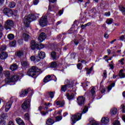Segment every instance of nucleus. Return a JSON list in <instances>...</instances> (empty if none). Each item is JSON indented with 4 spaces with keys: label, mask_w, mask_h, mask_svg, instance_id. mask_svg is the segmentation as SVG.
I'll use <instances>...</instances> for the list:
<instances>
[{
    "label": "nucleus",
    "mask_w": 125,
    "mask_h": 125,
    "mask_svg": "<svg viewBox=\"0 0 125 125\" xmlns=\"http://www.w3.org/2000/svg\"><path fill=\"white\" fill-rule=\"evenodd\" d=\"M11 105H12V102L10 101L6 103L5 106V111H6V112H8L9 109L11 108Z\"/></svg>",
    "instance_id": "nucleus-14"
},
{
    "label": "nucleus",
    "mask_w": 125,
    "mask_h": 125,
    "mask_svg": "<svg viewBox=\"0 0 125 125\" xmlns=\"http://www.w3.org/2000/svg\"><path fill=\"white\" fill-rule=\"evenodd\" d=\"M82 119V113H78L71 117L72 125H75L78 121H80Z\"/></svg>",
    "instance_id": "nucleus-4"
},
{
    "label": "nucleus",
    "mask_w": 125,
    "mask_h": 125,
    "mask_svg": "<svg viewBox=\"0 0 125 125\" xmlns=\"http://www.w3.org/2000/svg\"><path fill=\"white\" fill-rule=\"evenodd\" d=\"M54 79H56L54 80ZM52 80H54V82H57V78L56 76L53 75H48L46 76L43 79L44 83H48V82H50Z\"/></svg>",
    "instance_id": "nucleus-8"
},
{
    "label": "nucleus",
    "mask_w": 125,
    "mask_h": 125,
    "mask_svg": "<svg viewBox=\"0 0 125 125\" xmlns=\"http://www.w3.org/2000/svg\"><path fill=\"white\" fill-rule=\"evenodd\" d=\"M66 96L68 100H72V99H74V95L73 93L70 95L68 93H67Z\"/></svg>",
    "instance_id": "nucleus-24"
},
{
    "label": "nucleus",
    "mask_w": 125,
    "mask_h": 125,
    "mask_svg": "<svg viewBox=\"0 0 125 125\" xmlns=\"http://www.w3.org/2000/svg\"><path fill=\"white\" fill-rule=\"evenodd\" d=\"M77 100H78L79 105H80V106H82V105H83V104H84V101L85 100V98H83V96H81V97H79L77 99Z\"/></svg>",
    "instance_id": "nucleus-12"
},
{
    "label": "nucleus",
    "mask_w": 125,
    "mask_h": 125,
    "mask_svg": "<svg viewBox=\"0 0 125 125\" xmlns=\"http://www.w3.org/2000/svg\"><path fill=\"white\" fill-rule=\"evenodd\" d=\"M7 53L5 52H1L0 54V58L2 60L6 59V58H7Z\"/></svg>",
    "instance_id": "nucleus-17"
},
{
    "label": "nucleus",
    "mask_w": 125,
    "mask_h": 125,
    "mask_svg": "<svg viewBox=\"0 0 125 125\" xmlns=\"http://www.w3.org/2000/svg\"><path fill=\"white\" fill-rule=\"evenodd\" d=\"M114 125H121L119 121H116L113 123Z\"/></svg>",
    "instance_id": "nucleus-53"
},
{
    "label": "nucleus",
    "mask_w": 125,
    "mask_h": 125,
    "mask_svg": "<svg viewBox=\"0 0 125 125\" xmlns=\"http://www.w3.org/2000/svg\"><path fill=\"white\" fill-rule=\"evenodd\" d=\"M88 111V108L86 106H85L82 111V114H85L86 112Z\"/></svg>",
    "instance_id": "nucleus-41"
},
{
    "label": "nucleus",
    "mask_w": 125,
    "mask_h": 125,
    "mask_svg": "<svg viewBox=\"0 0 125 125\" xmlns=\"http://www.w3.org/2000/svg\"><path fill=\"white\" fill-rule=\"evenodd\" d=\"M30 92L32 95L33 93H34L33 91H31V89H28L27 90H22L20 94V97H25V96H26V95H27V94Z\"/></svg>",
    "instance_id": "nucleus-10"
},
{
    "label": "nucleus",
    "mask_w": 125,
    "mask_h": 125,
    "mask_svg": "<svg viewBox=\"0 0 125 125\" xmlns=\"http://www.w3.org/2000/svg\"><path fill=\"white\" fill-rule=\"evenodd\" d=\"M3 13L4 14H6L8 17H10V16H13L14 15L15 16H16V14H14V13H17V11H12V10H10V9L8 8H5L3 10Z\"/></svg>",
    "instance_id": "nucleus-5"
},
{
    "label": "nucleus",
    "mask_w": 125,
    "mask_h": 125,
    "mask_svg": "<svg viewBox=\"0 0 125 125\" xmlns=\"http://www.w3.org/2000/svg\"><path fill=\"white\" fill-rule=\"evenodd\" d=\"M51 56L53 58V59H56V52H52L51 53Z\"/></svg>",
    "instance_id": "nucleus-37"
},
{
    "label": "nucleus",
    "mask_w": 125,
    "mask_h": 125,
    "mask_svg": "<svg viewBox=\"0 0 125 125\" xmlns=\"http://www.w3.org/2000/svg\"><path fill=\"white\" fill-rule=\"evenodd\" d=\"M33 3L34 5H37L39 3V0H35L33 1Z\"/></svg>",
    "instance_id": "nucleus-55"
},
{
    "label": "nucleus",
    "mask_w": 125,
    "mask_h": 125,
    "mask_svg": "<svg viewBox=\"0 0 125 125\" xmlns=\"http://www.w3.org/2000/svg\"><path fill=\"white\" fill-rule=\"evenodd\" d=\"M6 45H2V46L1 47V48H0V51H3L4 50H6Z\"/></svg>",
    "instance_id": "nucleus-43"
},
{
    "label": "nucleus",
    "mask_w": 125,
    "mask_h": 125,
    "mask_svg": "<svg viewBox=\"0 0 125 125\" xmlns=\"http://www.w3.org/2000/svg\"><path fill=\"white\" fill-rule=\"evenodd\" d=\"M105 23H106V24H108V25H110V24H112L113 23L112 19H107L105 21Z\"/></svg>",
    "instance_id": "nucleus-33"
},
{
    "label": "nucleus",
    "mask_w": 125,
    "mask_h": 125,
    "mask_svg": "<svg viewBox=\"0 0 125 125\" xmlns=\"http://www.w3.org/2000/svg\"><path fill=\"white\" fill-rule=\"evenodd\" d=\"M8 125H14V123H13L12 121L9 122Z\"/></svg>",
    "instance_id": "nucleus-60"
},
{
    "label": "nucleus",
    "mask_w": 125,
    "mask_h": 125,
    "mask_svg": "<svg viewBox=\"0 0 125 125\" xmlns=\"http://www.w3.org/2000/svg\"><path fill=\"white\" fill-rule=\"evenodd\" d=\"M121 108L122 109V113H125V105L122 104L121 105Z\"/></svg>",
    "instance_id": "nucleus-52"
},
{
    "label": "nucleus",
    "mask_w": 125,
    "mask_h": 125,
    "mask_svg": "<svg viewBox=\"0 0 125 125\" xmlns=\"http://www.w3.org/2000/svg\"><path fill=\"white\" fill-rule=\"evenodd\" d=\"M88 82H87L86 83H82V86H83V87H85V85H86V86H88Z\"/></svg>",
    "instance_id": "nucleus-51"
},
{
    "label": "nucleus",
    "mask_w": 125,
    "mask_h": 125,
    "mask_svg": "<svg viewBox=\"0 0 125 125\" xmlns=\"http://www.w3.org/2000/svg\"><path fill=\"white\" fill-rule=\"evenodd\" d=\"M7 38L8 39V40H13V39H14V35L12 34H10L9 35H8L7 36Z\"/></svg>",
    "instance_id": "nucleus-35"
},
{
    "label": "nucleus",
    "mask_w": 125,
    "mask_h": 125,
    "mask_svg": "<svg viewBox=\"0 0 125 125\" xmlns=\"http://www.w3.org/2000/svg\"><path fill=\"white\" fill-rule=\"evenodd\" d=\"M107 78V71L106 70L104 71V74H103V79L105 80Z\"/></svg>",
    "instance_id": "nucleus-44"
},
{
    "label": "nucleus",
    "mask_w": 125,
    "mask_h": 125,
    "mask_svg": "<svg viewBox=\"0 0 125 125\" xmlns=\"http://www.w3.org/2000/svg\"><path fill=\"white\" fill-rule=\"evenodd\" d=\"M117 112H118V110L116 108H112L110 110V113L112 115H116L117 114Z\"/></svg>",
    "instance_id": "nucleus-30"
},
{
    "label": "nucleus",
    "mask_w": 125,
    "mask_h": 125,
    "mask_svg": "<svg viewBox=\"0 0 125 125\" xmlns=\"http://www.w3.org/2000/svg\"><path fill=\"white\" fill-rule=\"evenodd\" d=\"M11 46H15L16 45V41H12L10 43Z\"/></svg>",
    "instance_id": "nucleus-45"
},
{
    "label": "nucleus",
    "mask_w": 125,
    "mask_h": 125,
    "mask_svg": "<svg viewBox=\"0 0 125 125\" xmlns=\"http://www.w3.org/2000/svg\"><path fill=\"white\" fill-rule=\"evenodd\" d=\"M30 47L33 50H35L36 48H38V44L34 40H32L30 42Z\"/></svg>",
    "instance_id": "nucleus-13"
},
{
    "label": "nucleus",
    "mask_w": 125,
    "mask_h": 125,
    "mask_svg": "<svg viewBox=\"0 0 125 125\" xmlns=\"http://www.w3.org/2000/svg\"><path fill=\"white\" fill-rule=\"evenodd\" d=\"M56 105L57 106H60V107H63L64 106V104H65V103L64 102H61L60 101H58L56 102Z\"/></svg>",
    "instance_id": "nucleus-26"
},
{
    "label": "nucleus",
    "mask_w": 125,
    "mask_h": 125,
    "mask_svg": "<svg viewBox=\"0 0 125 125\" xmlns=\"http://www.w3.org/2000/svg\"><path fill=\"white\" fill-rule=\"evenodd\" d=\"M125 40V35H122L119 37V41H124Z\"/></svg>",
    "instance_id": "nucleus-49"
},
{
    "label": "nucleus",
    "mask_w": 125,
    "mask_h": 125,
    "mask_svg": "<svg viewBox=\"0 0 125 125\" xmlns=\"http://www.w3.org/2000/svg\"><path fill=\"white\" fill-rule=\"evenodd\" d=\"M46 124L47 125H52L54 124V121L51 118H49L47 120Z\"/></svg>",
    "instance_id": "nucleus-23"
},
{
    "label": "nucleus",
    "mask_w": 125,
    "mask_h": 125,
    "mask_svg": "<svg viewBox=\"0 0 125 125\" xmlns=\"http://www.w3.org/2000/svg\"><path fill=\"white\" fill-rule=\"evenodd\" d=\"M46 98L50 97V98H53L54 97V93L53 92H48L45 94Z\"/></svg>",
    "instance_id": "nucleus-22"
},
{
    "label": "nucleus",
    "mask_w": 125,
    "mask_h": 125,
    "mask_svg": "<svg viewBox=\"0 0 125 125\" xmlns=\"http://www.w3.org/2000/svg\"><path fill=\"white\" fill-rule=\"evenodd\" d=\"M68 88H70V87H68L67 85H62L61 86V92H65V91L68 89Z\"/></svg>",
    "instance_id": "nucleus-15"
},
{
    "label": "nucleus",
    "mask_w": 125,
    "mask_h": 125,
    "mask_svg": "<svg viewBox=\"0 0 125 125\" xmlns=\"http://www.w3.org/2000/svg\"><path fill=\"white\" fill-rule=\"evenodd\" d=\"M56 120L57 122H59V121H61V120H62V117L58 116L56 117Z\"/></svg>",
    "instance_id": "nucleus-46"
},
{
    "label": "nucleus",
    "mask_w": 125,
    "mask_h": 125,
    "mask_svg": "<svg viewBox=\"0 0 125 125\" xmlns=\"http://www.w3.org/2000/svg\"><path fill=\"white\" fill-rule=\"evenodd\" d=\"M74 43L76 44V45H78V44H79V42H78V40H74L73 41Z\"/></svg>",
    "instance_id": "nucleus-59"
},
{
    "label": "nucleus",
    "mask_w": 125,
    "mask_h": 125,
    "mask_svg": "<svg viewBox=\"0 0 125 125\" xmlns=\"http://www.w3.org/2000/svg\"><path fill=\"white\" fill-rule=\"evenodd\" d=\"M81 66H82V63H79L77 64V68L78 69H80L81 70V69H82V68H81Z\"/></svg>",
    "instance_id": "nucleus-58"
},
{
    "label": "nucleus",
    "mask_w": 125,
    "mask_h": 125,
    "mask_svg": "<svg viewBox=\"0 0 125 125\" xmlns=\"http://www.w3.org/2000/svg\"><path fill=\"white\" fill-rule=\"evenodd\" d=\"M44 57H45V53L42 51H39L38 52V57L32 56L30 57V60L31 61H33L35 62H40V61H41V59H43Z\"/></svg>",
    "instance_id": "nucleus-2"
},
{
    "label": "nucleus",
    "mask_w": 125,
    "mask_h": 125,
    "mask_svg": "<svg viewBox=\"0 0 125 125\" xmlns=\"http://www.w3.org/2000/svg\"><path fill=\"white\" fill-rule=\"evenodd\" d=\"M41 27H45L47 25V17L43 16L39 21Z\"/></svg>",
    "instance_id": "nucleus-6"
},
{
    "label": "nucleus",
    "mask_w": 125,
    "mask_h": 125,
    "mask_svg": "<svg viewBox=\"0 0 125 125\" xmlns=\"http://www.w3.org/2000/svg\"><path fill=\"white\" fill-rule=\"evenodd\" d=\"M95 87H93L91 89V93L92 95H95Z\"/></svg>",
    "instance_id": "nucleus-39"
},
{
    "label": "nucleus",
    "mask_w": 125,
    "mask_h": 125,
    "mask_svg": "<svg viewBox=\"0 0 125 125\" xmlns=\"http://www.w3.org/2000/svg\"><path fill=\"white\" fill-rule=\"evenodd\" d=\"M44 47V45L42 44H38L37 48L38 49H42Z\"/></svg>",
    "instance_id": "nucleus-38"
},
{
    "label": "nucleus",
    "mask_w": 125,
    "mask_h": 125,
    "mask_svg": "<svg viewBox=\"0 0 125 125\" xmlns=\"http://www.w3.org/2000/svg\"><path fill=\"white\" fill-rule=\"evenodd\" d=\"M16 121L17 124H18L19 125H25V123H24V121H23L22 119L19 117L16 119Z\"/></svg>",
    "instance_id": "nucleus-18"
},
{
    "label": "nucleus",
    "mask_w": 125,
    "mask_h": 125,
    "mask_svg": "<svg viewBox=\"0 0 125 125\" xmlns=\"http://www.w3.org/2000/svg\"><path fill=\"white\" fill-rule=\"evenodd\" d=\"M91 71H92V67H91L90 69L87 70L86 74L89 75V74H90V73H91Z\"/></svg>",
    "instance_id": "nucleus-50"
},
{
    "label": "nucleus",
    "mask_w": 125,
    "mask_h": 125,
    "mask_svg": "<svg viewBox=\"0 0 125 125\" xmlns=\"http://www.w3.org/2000/svg\"><path fill=\"white\" fill-rule=\"evenodd\" d=\"M23 55H24V53L22 51H18L17 52V56L18 57H21Z\"/></svg>",
    "instance_id": "nucleus-31"
},
{
    "label": "nucleus",
    "mask_w": 125,
    "mask_h": 125,
    "mask_svg": "<svg viewBox=\"0 0 125 125\" xmlns=\"http://www.w3.org/2000/svg\"><path fill=\"white\" fill-rule=\"evenodd\" d=\"M10 69L11 71H15V70H17V69H18V65L16 64H13L10 66Z\"/></svg>",
    "instance_id": "nucleus-25"
},
{
    "label": "nucleus",
    "mask_w": 125,
    "mask_h": 125,
    "mask_svg": "<svg viewBox=\"0 0 125 125\" xmlns=\"http://www.w3.org/2000/svg\"><path fill=\"white\" fill-rule=\"evenodd\" d=\"M30 103H31V100L28 99L25 101L21 105L22 109L23 110H27L31 106Z\"/></svg>",
    "instance_id": "nucleus-9"
},
{
    "label": "nucleus",
    "mask_w": 125,
    "mask_h": 125,
    "mask_svg": "<svg viewBox=\"0 0 125 125\" xmlns=\"http://www.w3.org/2000/svg\"><path fill=\"white\" fill-rule=\"evenodd\" d=\"M124 70L121 69L119 73V76L120 77L121 79H124L125 77V73H123Z\"/></svg>",
    "instance_id": "nucleus-27"
},
{
    "label": "nucleus",
    "mask_w": 125,
    "mask_h": 125,
    "mask_svg": "<svg viewBox=\"0 0 125 125\" xmlns=\"http://www.w3.org/2000/svg\"><path fill=\"white\" fill-rule=\"evenodd\" d=\"M14 26V22L12 20H7L5 23L4 28L6 30H11V28Z\"/></svg>",
    "instance_id": "nucleus-7"
},
{
    "label": "nucleus",
    "mask_w": 125,
    "mask_h": 125,
    "mask_svg": "<svg viewBox=\"0 0 125 125\" xmlns=\"http://www.w3.org/2000/svg\"><path fill=\"white\" fill-rule=\"evenodd\" d=\"M91 123H92L91 125H98V124L95 121H91Z\"/></svg>",
    "instance_id": "nucleus-56"
},
{
    "label": "nucleus",
    "mask_w": 125,
    "mask_h": 125,
    "mask_svg": "<svg viewBox=\"0 0 125 125\" xmlns=\"http://www.w3.org/2000/svg\"><path fill=\"white\" fill-rule=\"evenodd\" d=\"M4 74L5 75V77H6V78H9L10 76V72H9L8 71H4Z\"/></svg>",
    "instance_id": "nucleus-34"
},
{
    "label": "nucleus",
    "mask_w": 125,
    "mask_h": 125,
    "mask_svg": "<svg viewBox=\"0 0 125 125\" xmlns=\"http://www.w3.org/2000/svg\"><path fill=\"white\" fill-rule=\"evenodd\" d=\"M65 83L66 84L65 85H67L68 87H72L73 86V83L71 81V80L67 79L65 81Z\"/></svg>",
    "instance_id": "nucleus-21"
},
{
    "label": "nucleus",
    "mask_w": 125,
    "mask_h": 125,
    "mask_svg": "<svg viewBox=\"0 0 125 125\" xmlns=\"http://www.w3.org/2000/svg\"><path fill=\"white\" fill-rule=\"evenodd\" d=\"M37 18H39V16H37L36 14H32L25 17L23 19V23L25 26L29 27L31 22H32V21H34V20H36Z\"/></svg>",
    "instance_id": "nucleus-1"
},
{
    "label": "nucleus",
    "mask_w": 125,
    "mask_h": 125,
    "mask_svg": "<svg viewBox=\"0 0 125 125\" xmlns=\"http://www.w3.org/2000/svg\"><path fill=\"white\" fill-rule=\"evenodd\" d=\"M0 125H5V122H4V119L2 116H0Z\"/></svg>",
    "instance_id": "nucleus-28"
},
{
    "label": "nucleus",
    "mask_w": 125,
    "mask_h": 125,
    "mask_svg": "<svg viewBox=\"0 0 125 125\" xmlns=\"http://www.w3.org/2000/svg\"><path fill=\"white\" fill-rule=\"evenodd\" d=\"M59 14H61V15L63 14V10H60L59 12Z\"/></svg>",
    "instance_id": "nucleus-64"
},
{
    "label": "nucleus",
    "mask_w": 125,
    "mask_h": 125,
    "mask_svg": "<svg viewBox=\"0 0 125 125\" xmlns=\"http://www.w3.org/2000/svg\"><path fill=\"white\" fill-rule=\"evenodd\" d=\"M41 72V69L36 66H32L27 72L28 76L29 77H35L38 75V73Z\"/></svg>",
    "instance_id": "nucleus-3"
},
{
    "label": "nucleus",
    "mask_w": 125,
    "mask_h": 125,
    "mask_svg": "<svg viewBox=\"0 0 125 125\" xmlns=\"http://www.w3.org/2000/svg\"><path fill=\"white\" fill-rule=\"evenodd\" d=\"M19 80V76L16 75L10 79V82H17Z\"/></svg>",
    "instance_id": "nucleus-19"
},
{
    "label": "nucleus",
    "mask_w": 125,
    "mask_h": 125,
    "mask_svg": "<svg viewBox=\"0 0 125 125\" xmlns=\"http://www.w3.org/2000/svg\"><path fill=\"white\" fill-rule=\"evenodd\" d=\"M24 119L26 121H29L30 120V114L29 113H26L24 114Z\"/></svg>",
    "instance_id": "nucleus-36"
},
{
    "label": "nucleus",
    "mask_w": 125,
    "mask_h": 125,
    "mask_svg": "<svg viewBox=\"0 0 125 125\" xmlns=\"http://www.w3.org/2000/svg\"><path fill=\"white\" fill-rule=\"evenodd\" d=\"M112 87H114L115 86V83H112L111 85H109L107 88L108 91H110L112 89Z\"/></svg>",
    "instance_id": "nucleus-40"
},
{
    "label": "nucleus",
    "mask_w": 125,
    "mask_h": 125,
    "mask_svg": "<svg viewBox=\"0 0 125 125\" xmlns=\"http://www.w3.org/2000/svg\"><path fill=\"white\" fill-rule=\"evenodd\" d=\"M2 30H3V26L1 24H0V31H2Z\"/></svg>",
    "instance_id": "nucleus-62"
},
{
    "label": "nucleus",
    "mask_w": 125,
    "mask_h": 125,
    "mask_svg": "<svg viewBox=\"0 0 125 125\" xmlns=\"http://www.w3.org/2000/svg\"><path fill=\"white\" fill-rule=\"evenodd\" d=\"M109 122V120L108 117H103L101 119V123L103 125H107Z\"/></svg>",
    "instance_id": "nucleus-16"
},
{
    "label": "nucleus",
    "mask_w": 125,
    "mask_h": 125,
    "mask_svg": "<svg viewBox=\"0 0 125 125\" xmlns=\"http://www.w3.org/2000/svg\"><path fill=\"white\" fill-rule=\"evenodd\" d=\"M46 34L43 32H42L40 34L39 38L38 41L40 42H42L46 39Z\"/></svg>",
    "instance_id": "nucleus-11"
},
{
    "label": "nucleus",
    "mask_w": 125,
    "mask_h": 125,
    "mask_svg": "<svg viewBox=\"0 0 125 125\" xmlns=\"http://www.w3.org/2000/svg\"><path fill=\"white\" fill-rule=\"evenodd\" d=\"M21 64L22 67H27L28 65H29L28 62L26 61H23L22 62H21Z\"/></svg>",
    "instance_id": "nucleus-29"
},
{
    "label": "nucleus",
    "mask_w": 125,
    "mask_h": 125,
    "mask_svg": "<svg viewBox=\"0 0 125 125\" xmlns=\"http://www.w3.org/2000/svg\"><path fill=\"white\" fill-rule=\"evenodd\" d=\"M3 3H4V0H0V6H1Z\"/></svg>",
    "instance_id": "nucleus-57"
},
{
    "label": "nucleus",
    "mask_w": 125,
    "mask_h": 125,
    "mask_svg": "<svg viewBox=\"0 0 125 125\" xmlns=\"http://www.w3.org/2000/svg\"><path fill=\"white\" fill-rule=\"evenodd\" d=\"M111 15V12H105L104 14V16H106V17H109Z\"/></svg>",
    "instance_id": "nucleus-47"
},
{
    "label": "nucleus",
    "mask_w": 125,
    "mask_h": 125,
    "mask_svg": "<svg viewBox=\"0 0 125 125\" xmlns=\"http://www.w3.org/2000/svg\"><path fill=\"white\" fill-rule=\"evenodd\" d=\"M122 120H123V121H124V122H125V115L124 114V115H123V116H122Z\"/></svg>",
    "instance_id": "nucleus-63"
},
{
    "label": "nucleus",
    "mask_w": 125,
    "mask_h": 125,
    "mask_svg": "<svg viewBox=\"0 0 125 125\" xmlns=\"http://www.w3.org/2000/svg\"><path fill=\"white\" fill-rule=\"evenodd\" d=\"M22 37H23L25 42H28L30 40V35H29L26 33H23L22 35Z\"/></svg>",
    "instance_id": "nucleus-20"
},
{
    "label": "nucleus",
    "mask_w": 125,
    "mask_h": 125,
    "mask_svg": "<svg viewBox=\"0 0 125 125\" xmlns=\"http://www.w3.org/2000/svg\"><path fill=\"white\" fill-rule=\"evenodd\" d=\"M104 37L105 39H108L109 38V35L108 34H105L104 35Z\"/></svg>",
    "instance_id": "nucleus-61"
},
{
    "label": "nucleus",
    "mask_w": 125,
    "mask_h": 125,
    "mask_svg": "<svg viewBox=\"0 0 125 125\" xmlns=\"http://www.w3.org/2000/svg\"><path fill=\"white\" fill-rule=\"evenodd\" d=\"M15 5H16V3H15V2H11L9 4V7L10 8H14V7H15Z\"/></svg>",
    "instance_id": "nucleus-32"
},
{
    "label": "nucleus",
    "mask_w": 125,
    "mask_h": 125,
    "mask_svg": "<svg viewBox=\"0 0 125 125\" xmlns=\"http://www.w3.org/2000/svg\"><path fill=\"white\" fill-rule=\"evenodd\" d=\"M91 23L90 22H88L84 25H82L81 27H87V26H90Z\"/></svg>",
    "instance_id": "nucleus-54"
},
{
    "label": "nucleus",
    "mask_w": 125,
    "mask_h": 125,
    "mask_svg": "<svg viewBox=\"0 0 125 125\" xmlns=\"http://www.w3.org/2000/svg\"><path fill=\"white\" fill-rule=\"evenodd\" d=\"M56 66H57V63L55 62H52L51 64V67L52 68H55Z\"/></svg>",
    "instance_id": "nucleus-42"
},
{
    "label": "nucleus",
    "mask_w": 125,
    "mask_h": 125,
    "mask_svg": "<svg viewBox=\"0 0 125 125\" xmlns=\"http://www.w3.org/2000/svg\"><path fill=\"white\" fill-rule=\"evenodd\" d=\"M124 61H125V59L122 58L119 61V62L120 63V64H121V65H124L125 63L124 62Z\"/></svg>",
    "instance_id": "nucleus-48"
}]
</instances>
